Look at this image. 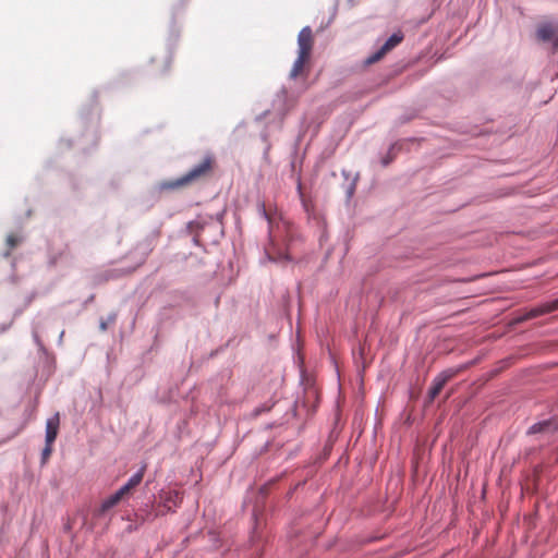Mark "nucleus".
<instances>
[{
  "instance_id": "13",
  "label": "nucleus",
  "mask_w": 558,
  "mask_h": 558,
  "mask_svg": "<svg viewBox=\"0 0 558 558\" xmlns=\"http://www.w3.org/2000/svg\"><path fill=\"white\" fill-rule=\"evenodd\" d=\"M114 320H116V314L110 315V316L108 317V322H105V320H101V322H100V329H101L102 331H106V330H107V328H108V324H112V323H114Z\"/></svg>"
},
{
  "instance_id": "5",
  "label": "nucleus",
  "mask_w": 558,
  "mask_h": 558,
  "mask_svg": "<svg viewBox=\"0 0 558 558\" xmlns=\"http://www.w3.org/2000/svg\"><path fill=\"white\" fill-rule=\"evenodd\" d=\"M459 372L460 368H449L438 374L433 380L428 391L429 401H433L441 392L445 385L458 375Z\"/></svg>"
},
{
  "instance_id": "10",
  "label": "nucleus",
  "mask_w": 558,
  "mask_h": 558,
  "mask_svg": "<svg viewBox=\"0 0 558 558\" xmlns=\"http://www.w3.org/2000/svg\"><path fill=\"white\" fill-rule=\"evenodd\" d=\"M122 500L123 499L117 493L112 494L111 496H109L108 498H106L102 501L101 511L105 512V511L109 510L110 508L117 506Z\"/></svg>"
},
{
  "instance_id": "16",
  "label": "nucleus",
  "mask_w": 558,
  "mask_h": 558,
  "mask_svg": "<svg viewBox=\"0 0 558 558\" xmlns=\"http://www.w3.org/2000/svg\"><path fill=\"white\" fill-rule=\"evenodd\" d=\"M262 213H263V215H264V217H265V218L269 219L268 214H267V211H266V208H265V205H264V204L262 205Z\"/></svg>"
},
{
  "instance_id": "14",
  "label": "nucleus",
  "mask_w": 558,
  "mask_h": 558,
  "mask_svg": "<svg viewBox=\"0 0 558 558\" xmlns=\"http://www.w3.org/2000/svg\"><path fill=\"white\" fill-rule=\"evenodd\" d=\"M548 423L547 422H543V423H537V424H534L531 428H530V433H538V432H542L544 429L545 426H547Z\"/></svg>"
},
{
  "instance_id": "17",
  "label": "nucleus",
  "mask_w": 558,
  "mask_h": 558,
  "mask_svg": "<svg viewBox=\"0 0 558 558\" xmlns=\"http://www.w3.org/2000/svg\"><path fill=\"white\" fill-rule=\"evenodd\" d=\"M390 161H391V157H387V158L383 159V165L387 166Z\"/></svg>"
},
{
  "instance_id": "9",
  "label": "nucleus",
  "mask_w": 558,
  "mask_h": 558,
  "mask_svg": "<svg viewBox=\"0 0 558 558\" xmlns=\"http://www.w3.org/2000/svg\"><path fill=\"white\" fill-rule=\"evenodd\" d=\"M144 473H145V466H142L135 474H133L129 481L125 483V485L130 488V489H134L136 486H138L141 484V482L143 481V477H144Z\"/></svg>"
},
{
  "instance_id": "18",
  "label": "nucleus",
  "mask_w": 558,
  "mask_h": 558,
  "mask_svg": "<svg viewBox=\"0 0 558 558\" xmlns=\"http://www.w3.org/2000/svg\"><path fill=\"white\" fill-rule=\"evenodd\" d=\"M390 161H391V157H387V158L383 159V165L387 166Z\"/></svg>"
},
{
  "instance_id": "11",
  "label": "nucleus",
  "mask_w": 558,
  "mask_h": 558,
  "mask_svg": "<svg viewBox=\"0 0 558 558\" xmlns=\"http://www.w3.org/2000/svg\"><path fill=\"white\" fill-rule=\"evenodd\" d=\"M20 241L21 240L16 234H13V233L9 234L7 236V245H8L9 250L11 251V250L15 248L19 245Z\"/></svg>"
},
{
  "instance_id": "2",
  "label": "nucleus",
  "mask_w": 558,
  "mask_h": 558,
  "mask_svg": "<svg viewBox=\"0 0 558 558\" xmlns=\"http://www.w3.org/2000/svg\"><path fill=\"white\" fill-rule=\"evenodd\" d=\"M314 38L310 26L301 29L298 36L299 53L290 72V77L295 78L303 73L313 49Z\"/></svg>"
},
{
  "instance_id": "8",
  "label": "nucleus",
  "mask_w": 558,
  "mask_h": 558,
  "mask_svg": "<svg viewBox=\"0 0 558 558\" xmlns=\"http://www.w3.org/2000/svg\"><path fill=\"white\" fill-rule=\"evenodd\" d=\"M536 37L541 41H553L554 48L558 49V27L551 23L539 24L536 29Z\"/></svg>"
},
{
  "instance_id": "3",
  "label": "nucleus",
  "mask_w": 558,
  "mask_h": 558,
  "mask_svg": "<svg viewBox=\"0 0 558 558\" xmlns=\"http://www.w3.org/2000/svg\"><path fill=\"white\" fill-rule=\"evenodd\" d=\"M60 426L59 413L49 417L46 423V445L41 452V462L46 463L52 453V445L58 436Z\"/></svg>"
},
{
  "instance_id": "1",
  "label": "nucleus",
  "mask_w": 558,
  "mask_h": 558,
  "mask_svg": "<svg viewBox=\"0 0 558 558\" xmlns=\"http://www.w3.org/2000/svg\"><path fill=\"white\" fill-rule=\"evenodd\" d=\"M214 166V156L206 155L198 165L194 166L187 173H185L181 178L162 182L161 189L177 190L202 181L213 173Z\"/></svg>"
},
{
  "instance_id": "15",
  "label": "nucleus",
  "mask_w": 558,
  "mask_h": 558,
  "mask_svg": "<svg viewBox=\"0 0 558 558\" xmlns=\"http://www.w3.org/2000/svg\"><path fill=\"white\" fill-rule=\"evenodd\" d=\"M298 189H299V192H300V195H301V198H302L303 205H304L305 207H307L306 202H305V199H304V197H303V194H302L301 183H299Z\"/></svg>"
},
{
  "instance_id": "7",
  "label": "nucleus",
  "mask_w": 558,
  "mask_h": 558,
  "mask_svg": "<svg viewBox=\"0 0 558 558\" xmlns=\"http://www.w3.org/2000/svg\"><path fill=\"white\" fill-rule=\"evenodd\" d=\"M162 502L158 505L156 509V515H163L172 510V506L177 507L181 501L182 497L177 490H169L160 496Z\"/></svg>"
},
{
  "instance_id": "6",
  "label": "nucleus",
  "mask_w": 558,
  "mask_h": 558,
  "mask_svg": "<svg viewBox=\"0 0 558 558\" xmlns=\"http://www.w3.org/2000/svg\"><path fill=\"white\" fill-rule=\"evenodd\" d=\"M558 310V299L543 303L538 306H535L529 311H526L522 316L517 318L518 323H522L529 319L536 318L538 316L555 312Z\"/></svg>"
},
{
  "instance_id": "4",
  "label": "nucleus",
  "mask_w": 558,
  "mask_h": 558,
  "mask_svg": "<svg viewBox=\"0 0 558 558\" xmlns=\"http://www.w3.org/2000/svg\"><path fill=\"white\" fill-rule=\"evenodd\" d=\"M403 40L402 33L398 32L392 34L385 44L373 54L367 57L365 60L366 64H374L381 60L390 50H392L396 46H398Z\"/></svg>"
},
{
  "instance_id": "12",
  "label": "nucleus",
  "mask_w": 558,
  "mask_h": 558,
  "mask_svg": "<svg viewBox=\"0 0 558 558\" xmlns=\"http://www.w3.org/2000/svg\"><path fill=\"white\" fill-rule=\"evenodd\" d=\"M132 489H130L125 484L116 493L122 498L125 499L132 494Z\"/></svg>"
}]
</instances>
